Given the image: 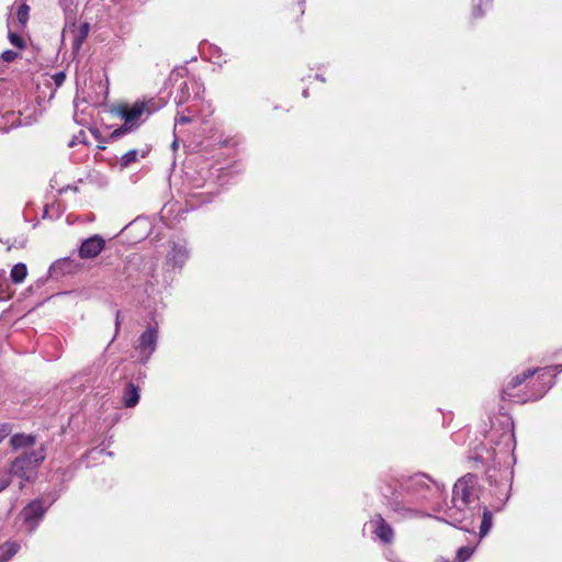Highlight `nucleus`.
I'll list each match as a JSON object with an SVG mask.
<instances>
[{
    "label": "nucleus",
    "mask_w": 562,
    "mask_h": 562,
    "mask_svg": "<svg viewBox=\"0 0 562 562\" xmlns=\"http://www.w3.org/2000/svg\"><path fill=\"white\" fill-rule=\"evenodd\" d=\"M88 34V25L85 24L81 29V35L85 37Z\"/></svg>",
    "instance_id": "34"
},
{
    "label": "nucleus",
    "mask_w": 562,
    "mask_h": 562,
    "mask_svg": "<svg viewBox=\"0 0 562 562\" xmlns=\"http://www.w3.org/2000/svg\"><path fill=\"white\" fill-rule=\"evenodd\" d=\"M5 117H8V119H10V117H11V119H13V121H12V123H11V126H10V127H15V126H19V125H20V122H19V123H16L18 117H16V114H15L14 112H8V113L3 116V119H5Z\"/></svg>",
    "instance_id": "32"
},
{
    "label": "nucleus",
    "mask_w": 562,
    "mask_h": 562,
    "mask_svg": "<svg viewBox=\"0 0 562 562\" xmlns=\"http://www.w3.org/2000/svg\"><path fill=\"white\" fill-rule=\"evenodd\" d=\"M138 150L132 149L127 153H125L121 158L122 166H130L131 164L135 162L138 158Z\"/></svg>",
    "instance_id": "22"
},
{
    "label": "nucleus",
    "mask_w": 562,
    "mask_h": 562,
    "mask_svg": "<svg viewBox=\"0 0 562 562\" xmlns=\"http://www.w3.org/2000/svg\"><path fill=\"white\" fill-rule=\"evenodd\" d=\"M159 329L157 325H149L138 337L135 349L138 353V361L146 364L157 349Z\"/></svg>",
    "instance_id": "7"
},
{
    "label": "nucleus",
    "mask_w": 562,
    "mask_h": 562,
    "mask_svg": "<svg viewBox=\"0 0 562 562\" xmlns=\"http://www.w3.org/2000/svg\"><path fill=\"white\" fill-rule=\"evenodd\" d=\"M445 514L451 525L472 520L480 514L477 479L474 474L468 473L454 483L451 505L447 506Z\"/></svg>",
    "instance_id": "3"
},
{
    "label": "nucleus",
    "mask_w": 562,
    "mask_h": 562,
    "mask_svg": "<svg viewBox=\"0 0 562 562\" xmlns=\"http://www.w3.org/2000/svg\"><path fill=\"white\" fill-rule=\"evenodd\" d=\"M52 80L56 88H59L63 86V83L66 80V74L64 71H58L52 76Z\"/></svg>",
    "instance_id": "26"
},
{
    "label": "nucleus",
    "mask_w": 562,
    "mask_h": 562,
    "mask_svg": "<svg viewBox=\"0 0 562 562\" xmlns=\"http://www.w3.org/2000/svg\"><path fill=\"white\" fill-rule=\"evenodd\" d=\"M486 439V443L480 442L470 449L469 460L473 462L474 469H483L490 484L495 486L494 499L490 503V507L498 512L509 498L512 472L505 464L515 445L513 420L505 417L503 432L498 436L497 429L493 427Z\"/></svg>",
    "instance_id": "1"
},
{
    "label": "nucleus",
    "mask_w": 562,
    "mask_h": 562,
    "mask_svg": "<svg viewBox=\"0 0 562 562\" xmlns=\"http://www.w3.org/2000/svg\"><path fill=\"white\" fill-rule=\"evenodd\" d=\"M30 7L25 3L21 4L16 12V27H25L29 21Z\"/></svg>",
    "instance_id": "20"
},
{
    "label": "nucleus",
    "mask_w": 562,
    "mask_h": 562,
    "mask_svg": "<svg viewBox=\"0 0 562 562\" xmlns=\"http://www.w3.org/2000/svg\"><path fill=\"white\" fill-rule=\"evenodd\" d=\"M20 549L16 542H7L0 547V562H8Z\"/></svg>",
    "instance_id": "17"
},
{
    "label": "nucleus",
    "mask_w": 562,
    "mask_h": 562,
    "mask_svg": "<svg viewBox=\"0 0 562 562\" xmlns=\"http://www.w3.org/2000/svg\"><path fill=\"white\" fill-rule=\"evenodd\" d=\"M165 103H156L154 99L144 102H136L131 108L123 106L120 115L124 120L122 130L124 132L138 127L150 114L159 110Z\"/></svg>",
    "instance_id": "6"
},
{
    "label": "nucleus",
    "mask_w": 562,
    "mask_h": 562,
    "mask_svg": "<svg viewBox=\"0 0 562 562\" xmlns=\"http://www.w3.org/2000/svg\"><path fill=\"white\" fill-rule=\"evenodd\" d=\"M184 71H186L184 69L179 70V71H173L170 75V80H172L173 82H178L179 78L182 79V72H184Z\"/></svg>",
    "instance_id": "33"
},
{
    "label": "nucleus",
    "mask_w": 562,
    "mask_h": 562,
    "mask_svg": "<svg viewBox=\"0 0 562 562\" xmlns=\"http://www.w3.org/2000/svg\"><path fill=\"white\" fill-rule=\"evenodd\" d=\"M190 257V250L186 240L172 241L167 254V265L181 269Z\"/></svg>",
    "instance_id": "11"
},
{
    "label": "nucleus",
    "mask_w": 562,
    "mask_h": 562,
    "mask_svg": "<svg viewBox=\"0 0 562 562\" xmlns=\"http://www.w3.org/2000/svg\"><path fill=\"white\" fill-rule=\"evenodd\" d=\"M44 459L45 451L43 448L25 452L12 461L9 474L22 481L30 482L35 477L36 469Z\"/></svg>",
    "instance_id": "5"
},
{
    "label": "nucleus",
    "mask_w": 562,
    "mask_h": 562,
    "mask_svg": "<svg viewBox=\"0 0 562 562\" xmlns=\"http://www.w3.org/2000/svg\"><path fill=\"white\" fill-rule=\"evenodd\" d=\"M102 452H103V450H102V449H98V448H94V449H92V450L90 451V453H91V454H92V453H102Z\"/></svg>",
    "instance_id": "35"
},
{
    "label": "nucleus",
    "mask_w": 562,
    "mask_h": 562,
    "mask_svg": "<svg viewBox=\"0 0 562 562\" xmlns=\"http://www.w3.org/2000/svg\"><path fill=\"white\" fill-rule=\"evenodd\" d=\"M492 510L487 507H484L483 514H482V521L480 525V538H484L492 528Z\"/></svg>",
    "instance_id": "19"
},
{
    "label": "nucleus",
    "mask_w": 562,
    "mask_h": 562,
    "mask_svg": "<svg viewBox=\"0 0 562 562\" xmlns=\"http://www.w3.org/2000/svg\"><path fill=\"white\" fill-rule=\"evenodd\" d=\"M445 486L426 474H416L407 480L401 491H396L387 499L386 506L402 518L424 515V507L435 512L443 510L440 499Z\"/></svg>",
    "instance_id": "2"
},
{
    "label": "nucleus",
    "mask_w": 562,
    "mask_h": 562,
    "mask_svg": "<svg viewBox=\"0 0 562 562\" xmlns=\"http://www.w3.org/2000/svg\"><path fill=\"white\" fill-rule=\"evenodd\" d=\"M303 97H304V98H307V97H308V90H307V89L303 90Z\"/></svg>",
    "instance_id": "39"
},
{
    "label": "nucleus",
    "mask_w": 562,
    "mask_h": 562,
    "mask_svg": "<svg viewBox=\"0 0 562 562\" xmlns=\"http://www.w3.org/2000/svg\"><path fill=\"white\" fill-rule=\"evenodd\" d=\"M35 441V436L25 434H15L10 439V443L14 450L33 447Z\"/></svg>",
    "instance_id": "15"
},
{
    "label": "nucleus",
    "mask_w": 562,
    "mask_h": 562,
    "mask_svg": "<svg viewBox=\"0 0 562 562\" xmlns=\"http://www.w3.org/2000/svg\"><path fill=\"white\" fill-rule=\"evenodd\" d=\"M543 372L538 376V379H543L544 375L554 376L555 372H562V364L553 366V367H547L542 370Z\"/></svg>",
    "instance_id": "24"
},
{
    "label": "nucleus",
    "mask_w": 562,
    "mask_h": 562,
    "mask_svg": "<svg viewBox=\"0 0 562 562\" xmlns=\"http://www.w3.org/2000/svg\"><path fill=\"white\" fill-rule=\"evenodd\" d=\"M11 296L10 285L8 281L0 273V301H4Z\"/></svg>",
    "instance_id": "23"
},
{
    "label": "nucleus",
    "mask_w": 562,
    "mask_h": 562,
    "mask_svg": "<svg viewBox=\"0 0 562 562\" xmlns=\"http://www.w3.org/2000/svg\"><path fill=\"white\" fill-rule=\"evenodd\" d=\"M175 100L178 105H182L191 101V91L193 92L192 100H199L201 92H203V87L201 82L192 78L190 80H181Z\"/></svg>",
    "instance_id": "10"
},
{
    "label": "nucleus",
    "mask_w": 562,
    "mask_h": 562,
    "mask_svg": "<svg viewBox=\"0 0 562 562\" xmlns=\"http://www.w3.org/2000/svg\"><path fill=\"white\" fill-rule=\"evenodd\" d=\"M0 131H1V132H8V131H9V128H7V127H2V126L0 125Z\"/></svg>",
    "instance_id": "40"
},
{
    "label": "nucleus",
    "mask_w": 562,
    "mask_h": 562,
    "mask_svg": "<svg viewBox=\"0 0 562 562\" xmlns=\"http://www.w3.org/2000/svg\"><path fill=\"white\" fill-rule=\"evenodd\" d=\"M192 121V116L191 115H186V114H179L177 117H176V124H187V123H190Z\"/></svg>",
    "instance_id": "30"
},
{
    "label": "nucleus",
    "mask_w": 562,
    "mask_h": 562,
    "mask_svg": "<svg viewBox=\"0 0 562 562\" xmlns=\"http://www.w3.org/2000/svg\"><path fill=\"white\" fill-rule=\"evenodd\" d=\"M12 431V426L9 423L0 425V442H2Z\"/></svg>",
    "instance_id": "27"
},
{
    "label": "nucleus",
    "mask_w": 562,
    "mask_h": 562,
    "mask_svg": "<svg viewBox=\"0 0 562 562\" xmlns=\"http://www.w3.org/2000/svg\"><path fill=\"white\" fill-rule=\"evenodd\" d=\"M475 551V547L472 546H463L457 550L456 561L457 562H467Z\"/></svg>",
    "instance_id": "21"
},
{
    "label": "nucleus",
    "mask_w": 562,
    "mask_h": 562,
    "mask_svg": "<svg viewBox=\"0 0 562 562\" xmlns=\"http://www.w3.org/2000/svg\"><path fill=\"white\" fill-rule=\"evenodd\" d=\"M300 5L304 4V0H299Z\"/></svg>",
    "instance_id": "41"
},
{
    "label": "nucleus",
    "mask_w": 562,
    "mask_h": 562,
    "mask_svg": "<svg viewBox=\"0 0 562 562\" xmlns=\"http://www.w3.org/2000/svg\"><path fill=\"white\" fill-rule=\"evenodd\" d=\"M18 57V53L11 49H7L2 53L1 58L11 63Z\"/></svg>",
    "instance_id": "28"
},
{
    "label": "nucleus",
    "mask_w": 562,
    "mask_h": 562,
    "mask_svg": "<svg viewBox=\"0 0 562 562\" xmlns=\"http://www.w3.org/2000/svg\"><path fill=\"white\" fill-rule=\"evenodd\" d=\"M11 483V475L9 473L0 475V493L4 491Z\"/></svg>",
    "instance_id": "29"
},
{
    "label": "nucleus",
    "mask_w": 562,
    "mask_h": 562,
    "mask_svg": "<svg viewBox=\"0 0 562 562\" xmlns=\"http://www.w3.org/2000/svg\"><path fill=\"white\" fill-rule=\"evenodd\" d=\"M27 276V268L25 263L19 262L14 265L10 272L12 282L19 284L22 283Z\"/></svg>",
    "instance_id": "18"
},
{
    "label": "nucleus",
    "mask_w": 562,
    "mask_h": 562,
    "mask_svg": "<svg viewBox=\"0 0 562 562\" xmlns=\"http://www.w3.org/2000/svg\"><path fill=\"white\" fill-rule=\"evenodd\" d=\"M372 533L375 538L384 543H392L394 540V530L392 526L382 517L381 514H375L368 522Z\"/></svg>",
    "instance_id": "9"
},
{
    "label": "nucleus",
    "mask_w": 562,
    "mask_h": 562,
    "mask_svg": "<svg viewBox=\"0 0 562 562\" xmlns=\"http://www.w3.org/2000/svg\"><path fill=\"white\" fill-rule=\"evenodd\" d=\"M192 196H198L201 199V203L211 202L210 192L194 193Z\"/></svg>",
    "instance_id": "31"
},
{
    "label": "nucleus",
    "mask_w": 562,
    "mask_h": 562,
    "mask_svg": "<svg viewBox=\"0 0 562 562\" xmlns=\"http://www.w3.org/2000/svg\"><path fill=\"white\" fill-rule=\"evenodd\" d=\"M187 111H188V113H189V114H191V113H194V112H195V111L193 110V105H191V106L187 108Z\"/></svg>",
    "instance_id": "37"
},
{
    "label": "nucleus",
    "mask_w": 562,
    "mask_h": 562,
    "mask_svg": "<svg viewBox=\"0 0 562 562\" xmlns=\"http://www.w3.org/2000/svg\"><path fill=\"white\" fill-rule=\"evenodd\" d=\"M491 0H474L473 3V15L475 18H480L483 15V11L481 10L482 4H488Z\"/></svg>",
    "instance_id": "25"
},
{
    "label": "nucleus",
    "mask_w": 562,
    "mask_h": 562,
    "mask_svg": "<svg viewBox=\"0 0 562 562\" xmlns=\"http://www.w3.org/2000/svg\"><path fill=\"white\" fill-rule=\"evenodd\" d=\"M80 269V263L71 258L65 257L56 260L49 267L48 273L53 279H59L65 274L75 273Z\"/></svg>",
    "instance_id": "12"
},
{
    "label": "nucleus",
    "mask_w": 562,
    "mask_h": 562,
    "mask_svg": "<svg viewBox=\"0 0 562 562\" xmlns=\"http://www.w3.org/2000/svg\"><path fill=\"white\" fill-rule=\"evenodd\" d=\"M15 27H16L15 21L13 19L9 18L8 19L9 42L16 48L23 49L25 47V41L22 38V36H20L16 32L13 31V29H15Z\"/></svg>",
    "instance_id": "16"
},
{
    "label": "nucleus",
    "mask_w": 562,
    "mask_h": 562,
    "mask_svg": "<svg viewBox=\"0 0 562 562\" xmlns=\"http://www.w3.org/2000/svg\"><path fill=\"white\" fill-rule=\"evenodd\" d=\"M47 508L48 506H45L41 499H35L23 508L21 516L29 532H33L36 529Z\"/></svg>",
    "instance_id": "8"
},
{
    "label": "nucleus",
    "mask_w": 562,
    "mask_h": 562,
    "mask_svg": "<svg viewBox=\"0 0 562 562\" xmlns=\"http://www.w3.org/2000/svg\"><path fill=\"white\" fill-rule=\"evenodd\" d=\"M316 79H318V80H321V81L325 82V78H324L322 75H316Z\"/></svg>",
    "instance_id": "38"
},
{
    "label": "nucleus",
    "mask_w": 562,
    "mask_h": 562,
    "mask_svg": "<svg viewBox=\"0 0 562 562\" xmlns=\"http://www.w3.org/2000/svg\"><path fill=\"white\" fill-rule=\"evenodd\" d=\"M104 246L105 240L99 235H93L81 243L79 256L82 259L95 258L103 250Z\"/></svg>",
    "instance_id": "13"
},
{
    "label": "nucleus",
    "mask_w": 562,
    "mask_h": 562,
    "mask_svg": "<svg viewBox=\"0 0 562 562\" xmlns=\"http://www.w3.org/2000/svg\"><path fill=\"white\" fill-rule=\"evenodd\" d=\"M139 401V390L134 383L128 382L123 391V403L126 407H134Z\"/></svg>",
    "instance_id": "14"
},
{
    "label": "nucleus",
    "mask_w": 562,
    "mask_h": 562,
    "mask_svg": "<svg viewBox=\"0 0 562 562\" xmlns=\"http://www.w3.org/2000/svg\"><path fill=\"white\" fill-rule=\"evenodd\" d=\"M538 371V369H528L525 370L521 374H517L516 376L512 378L507 385L502 390V400L524 404L529 401H538L541 398L554 384V381H550L549 384L543 385L538 392H527L522 389H519V386L527 379L531 378Z\"/></svg>",
    "instance_id": "4"
},
{
    "label": "nucleus",
    "mask_w": 562,
    "mask_h": 562,
    "mask_svg": "<svg viewBox=\"0 0 562 562\" xmlns=\"http://www.w3.org/2000/svg\"><path fill=\"white\" fill-rule=\"evenodd\" d=\"M119 315H120V312H117V313H116V322H115V327H116V329H117V328H119V326H120Z\"/></svg>",
    "instance_id": "36"
}]
</instances>
